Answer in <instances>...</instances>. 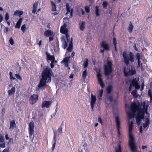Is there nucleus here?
<instances>
[{
    "mask_svg": "<svg viewBox=\"0 0 152 152\" xmlns=\"http://www.w3.org/2000/svg\"><path fill=\"white\" fill-rule=\"evenodd\" d=\"M126 112L128 121L129 135V145L132 152L135 151L136 148L134 142V137L132 134L133 129V125L134 121V117L136 115V121L137 124L139 125L142 120H144L145 112L147 114L145 119V123L143 124V127L145 128L149 124V117L150 115L147 111L148 105L146 104L145 102H142L141 105L135 102L131 104L130 107H127L126 104Z\"/></svg>",
    "mask_w": 152,
    "mask_h": 152,
    "instance_id": "obj_1",
    "label": "nucleus"
},
{
    "mask_svg": "<svg viewBox=\"0 0 152 152\" xmlns=\"http://www.w3.org/2000/svg\"><path fill=\"white\" fill-rule=\"evenodd\" d=\"M53 74L52 70L49 67L43 69L42 73V78L38 85L39 88L45 87L47 83H50L51 81V77Z\"/></svg>",
    "mask_w": 152,
    "mask_h": 152,
    "instance_id": "obj_2",
    "label": "nucleus"
},
{
    "mask_svg": "<svg viewBox=\"0 0 152 152\" xmlns=\"http://www.w3.org/2000/svg\"><path fill=\"white\" fill-rule=\"evenodd\" d=\"M66 26V25L64 24V26H61L60 29L61 32L66 35L67 39V42H66L64 38H62L61 41L63 43L62 46L64 49H65L66 47L69 45L67 50L68 51L70 52L72 51L73 48L72 40V38L71 39L69 38V35L68 34V30Z\"/></svg>",
    "mask_w": 152,
    "mask_h": 152,
    "instance_id": "obj_3",
    "label": "nucleus"
},
{
    "mask_svg": "<svg viewBox=\"0 0 152 152\" xmlns=\"http://www.w3.org/2000/svg\"><path fill=\"white\" fill-rule=\"evenodd\" d=\"M113 90V87L111 85H108L106 88L107 92V96L105 98V102L107 104H110L111 103H114L115 105L117 104L116 100H113V97L109 94L111 93Z\"/></svg>",
    "mask_w": 152,
    "mask_h": 152,
    "instance_id": "obj_4",
    "label": "nucleus"
},
{
    "mask_svg": "<svg viewBox=\"0 0 152 152\" xmlns=\"http://www.w3.org/2000/svg\"><path fill=\"white\" fill-rule=\"evenodd\" d=\"M123 57L124 62L125 64L127 65V67H128L129 61L132 63L134 61V55L131 52H130L129 55H128L126 52H124L123 53Z\"/></svg>",
    "mask_w": 152,
    "mask_h": 152,
    "instance_id": "obj_5",
    "label": "nucleus"
},
{
    "mask_svg": "<svg viewBox=\"0 0 152 152\" xmlns=\"http://www.w3.org/2000/svg\"><path fill=\"white\" fill-rule=\"evenodd\" d=\"M62 129L61 127V125L59 127L57 131H55L54 132V137L52 142V151H53L55 148L56 142V136H57L60 134H62Z\"/></svg>",
    "mask_w": 152,
    "mask_h": 152,
    "instance_id": "obj_6",
    "label": "nucleus"
},
{
    "mask_svg": "<svg viewBox=\"0 0 152 152\" xmlns=\"http://www.w3.org/2000/svg\"><path fill=\"white\" fill-rule=\"evenodd\" d=\"M112 63L111 61H109L107 62V64L104 66V70L105 75L107 76L112 72Z\"/></svg>",
    "mask_w": 152,
    "mask_h": 152,
    "instance_id": "obj_7",
    "label": "nucleus"
},
{
    "mask_svg": "<svg viewBox=\"0 0 152 152\" xmlns=\"http://www.w3.org/2000/svg\"><path fill=\"white\" fill-rule=\"evenodd\" d=\"M124 72L125 76H127L129 75H132L136 73V71L134 67L131 66V69H127L126 67L124 68Z\"/></svg>",
    "mask_w": 152,
    "mask_h": 152,
    "instance_id": "obj_8",
    "label": "nucleus"
},
{
    "mask_svg": "<svg viewBox=\"0 0 152 152\" xmlns=\"http://www.w3.org/2000/svg\"><path fill=\"white\" fill-rule=\"evenodd\" d=\"M134 88L136 89H138L140 88V86L139 85L136 79L133 80L132 81L131 83L130 84L129 88V91H131Z\"/></svg>",
    "mask_w": 152,
    "mask_h": 152,
    "instance_id": "obj_9",
    "label": "nucleus"
},
{
    "mask_svg": "<svg viewBox=\"0 0 152 152\" xmlns=\"http://www.w3.org/2000/svg\"><path fill=\"white\" fill-rule=\"evenodd\" d=\"M115 121L116 123V127L117 129L118 137L119 140H120L121 138V134L120 132V129H121L120 123L118 117H116Z\"/></svg>",
    "mask_w": 152,
    "mask_h": 152,
    "instance_id": "obj_10",
    "label": "nucleus"
},
{
    "mask_svg": "<svg viewBox=\"0 0 152 152\" xmlns=\"http://www.w3.org/2000/svg\"><path fill=\"white\" fill-rule=\"evenodd\" d=\"M34 123L33 121H31L29 125L28 132L30 137L34 134Z\"/></svg>",
    "mask_w": 152,
    "mask_h": 152,
    "instance_id": "obj_11",
    "label": "nucleus"
},
{
    "mask_svg": "<svg viewBox=\"0 0 152 152\" xmlns=\"http://www.w3.org/2000/svg\"><path fill=\"white\" fill-rule=\"evenodd\" d=\"M100 70L97 71V77L98 78L99 82L102 88H103L104 87V84L103 82V80L101 78L102 75L100 73Z\"/></svg>",
    "mask_w": 152,
    "mask_h": 152,
    "instance_id": "obj_12",
    "label": "nucleus"
},
{
    "mask_svg": "<svg viewBox=\"0 0 152 152\" xmlns=\"http://www.w3.org/2000/svg\"><path fill=\"white\" fill-rule=\"evenodd\" d=\"M66 8L67 10L66 15H68V14H70V15H69V18H71L72 16L73 9L71 8L68 3H67L66 5Z\"/></svg>",
    "mask_w": 152,
    "mask_h": 152,
    "instance_id": "obj_13",
    "label": "nucleus"
},
{
    "mask_svg": "<svg viewBox=\"0 0 152 152\" xmlns=\"http://www.w3.org/2000/svg\"><path fill=\"white\" fill-rule=\"evenodd\" d=\"M38 99V96L37 94H33L31 95L30 100L31 101V103L33 104L35 103L37 101Z\"/></svg>",
    "mask_w": 152,
    "mask_h": 152,
    "instance_id": "obj_14",
    "label": "nucleus"
},
{
    "mask_svg": "<svg viewBox=\"0 0 152 152\" xmlns=\"http://www.w3.org/2000/svg\"><path fill=\"white\" fill-rule=\"evenodd\" d=\"M96 97L95 95H94L93 94H91V104L92 109L93 111L94 108V107L95 104L96 103Z\"/></svg>",
    "mask_w": 152,
    "mask_h": 152,
    "instance_id": "obj_15",
    "label": "nucleus"
},
{
    "mask_svg": "<svg viewBox=\"0 0 152 152\" xmlns=\"http://www.w3.org/2000/svg\"><path fill=\"white\" fill-rule=\"evenodd\" d=\"M46 55L47 56V60L48 62H49V61H55V58L53 56H51L50 54L46 52Z\"/></svg>",
    "mask_w": 152,
    "mask_h": 152,
    "instance_id": "obj_16",
    "label": "nucleus"
},
{
    "mask_svg": "<svg viewBox=\"0 0 152 152\" xmlns=\"http://www.w3.org/2000/svg\"><path fill=\"white\" fill-rule=\"evenodd\" d=\"M135 57L138 61L137 67H139L141 66V69L143 70V67H142V63H141L140 61V54L138 53H137Z\"/></svg>",
    "mask_w": 152,
    "mask_h": 152,
    "instance_id": "obj_17",
    "label": "nucleus"
},
{
    "mask_svg": "<svg viewBox=\"0 0 152 152\" xmlns=\"http://www.w3.org/2000/svg\"><path fill=\"white\" fill-rule=\"evenodd\" d=\"M51 104V102L50 101H45L42 102V108H48Z\"/></svg>",
    "mask_w": 152,
    "mask_h": 152,
    "instance_id": "obj_18",
    "label": "nucleus"
},
{
    "mask_svg": "<svg viewBox=\"0 0 152 152\" xmlns=\"http://www.w3.org/2000/svg\"><path fill=\"white\" fill-rule=\"evenodd\" d=\"M70 57H67L64 58V59L61 61V63H64L65 64V67H67L68 66V64L69 61L70 59Z\"/></svg>",
    "mask_w": 152,
    "mask_h": 152,
    "instance_id": "obj_19",
    "label": "nucleus"
},
{
    "mask_svg": "<svg viewBox=\"0 0 152 152\" xmlns=\"http://www.w3.org/2000/svg\"><path fill=\"white\" fill-rule=\"evenodd\" d=\"M102 47L105 50H108L109 49V45L107 43L104 41H103L101 43Z\"/></svg>",
    "mask_w": 152,
    "mask_h": 152,
    "instance_id": "obj_20",
    "label": "nucleus"
},
{
    "mask_svg": "<svg viewBox=\"0 0 152 152\" xmlns=\"http://www.w3.org/2000/svg\"><path fill=\"white\" fill-rule=\"evenodd\" d=\"M23 18H20L17 21L15 26V28H20L21 23L23 22Z\"/></svg>",
    "mask_w": 152,
    "mask_h": 152,
    "instance_id": "obj_21",
    "label": "nucleus"
},
{
    "mask_svg": "<svg viewBox=\"0 0 152 152\" xmlns=\"http://www.w3.org/2000/svg\"><path fill=\"white\" fill-rule=\"evenodd\" d=\"M44 34L46 37H48L50 36H53V32L52 31L50 30L46 31L44 33Z\"/></svg>",
    "mask_w": 152,
    "mask_h": 152,
    "instance_id": "obj_22",
    "label": "nucleus"
},
{
    "mask_svg": "<svg viewBox=\"0 0 152 152\" xmlns=\"http://www.w3.org/2000/svg\"><path fill=\"white\" fill-rule=\"evenodd\" d=\"M85 24L86 22L84 21H82L81 23H79V27L81 31H83L84 30Z\"/></svg>",
    "mask_w": 152,
    "mask_h": 152,
    "instance_id": "obj_23",
    "label": "nucleus"
},
{
    "mask_svg": "<svg viewBox=\"0 0 152 152\" xmlns=\"http://www.w3.org/2000/svg\"><path fill=\"white\" fill-rule=\"evenodd\" d=\"M38 5V2L35 3L33 5L32 13H34L36 12Z\"/></svg>",
    "mask_w": 152,
    "mask_h": 152,
    "instance_id": "obj_24",
    "label": "nucleus"
},
{
    "mask_svg": "<svg viewBox=\"0 0 152 152\" xmlns=\"http://www.w3.org/2000/svg\"><path fill=\"white\" fill-rule=\"evenodd\" d=\"M103 89L100 90L98 93V97L99 100L102 99V97L103 94Z\"/></svg>",
    "mask_w": 152,
    "mask_h": 152,
    "instance_id": "obj_25",
    "label": "nucleus"
},
{
    "mask_svg": "<svg viewBox=\"0 0 152 152\" xmlns=\"http://www.w3.org/2000/svg\"><path fill=\"white\" fill-rule=\"evenodd\" d=\"M15 92V87H13L10 90L8 91V92L10 95H11L13 94Z\"/></svg>",
    "mask_w": 152,
    "mask_h": 152,
    "instance_id": "obj_26",
    "label": "nucleus"
},
{
    "mask_svg": "<svg viewBox=\"0 0 152 152\" xmlns=\"http://www.w3.org/2000/svg\"><path fill=\"white\" fill-rule=\"evenodd\" d=\"M16 126L15 121L14 120H12L10 122V129H13Z\"/></svg>",
    "mask_w": 152,
    "mask_h": 152,
    "instance_id": "obj_27",
    "label": "nucleus"
},
{
    "mask_svg": "<svg viewBox=\"0 0 152 152\" xmlns=\"http://www.w3.org/2000/svg\"><path fill=\"white\" fill-rule=\"evenodd\" d=\"M51 4L52 7V10L53 11H56V5L54 2L53 1H51Z\"/></svg>",
    "mask_w": 152,
    "mask_h": 152,
    "instance_id": "obj_28",
    "label": "nucleus"
},
{
    "mask_svg": "<svg viewBox=\"0 0 152 152\" xmlns=\"http://www.w3.org/2000/svg\"><path fill=\"white\" fill-rule=\"evenodd\" d=\"M23 12L22 11H16L14 13V15H18L20 17L23 14Z\"/></svg>",
    "mask_w": 152,
    "mask_h": 152,
    "instance_id": "obj_29",
    "label": "nucleus"
},
{
    "mask_svg": "<svg viewBox=\"0 0 152 152\" xmlns=\"http://www.w3.org/2000/svg\"><path fill=\"white\" fill-rule=\"evenodd\" d=\"M133 28V26L132 24L130 22L128 28V30L130 33H131L132 32Z\"/></svg>",
    "mask_w": 152,
    "mask_h": 152,
    "instance_id": "obj_30",
    "label": "nucleus"
},
{
    "mask_svg": "<svg viewBox=\"0 0 152 152\" xmlns=\"http://www.w3.org/2000/svg\"><path fill=\"white\" fill-rule=\"evenodd\" d=\"M121 141H120L119 143L118 144V147L115 149L116 152H121V147L120 145Z\"/></svg>",
    "mask_w": 152,
    "mask_h": 152,
    "instance_id": "obj_31",
    "label": "nucleus"
},
{
    "mask_svg": "<svg viewBox=\"0 0 152 152\" xmlns=\"http://www.w3.org/2000/svg\"><path fill=\"white\" fill-rule=\"evenodd\" d=\"M108 5L107 2L106 1H104L102 4L103 8L105 9H107Z\"/></svg>",
    "mask_w": 152,
    "mask_h": 152,
    "instance_id": "obj_32",
    "label": "nucleus"
},
{
    "mask_svg": "<svg viewBox=\"0 0 152 152\" xmlns=\"http://www.w3.org/2000/svg\"><path fill=\"white\" fill-rule=\"evenodd\" d=\"M88 60L87 58H86L84 61L83 66L85 68L88 65Z\"/></svg>",
    "mask_w": 152,
    "mask_h": 152,
    "instance_id": "obj_33",
    "label": "nucleus"
},
{
    "mask_svg": "<svg viewBox=\"0 0 152 152\" xmlns=\"http://www.w3.org/2000/svg\"><path fill=\"white\" fill-rule=\"evenodd\" d=\"M148 95L150 98L151 102H152V93L151 90H148Z\"/></svg>",
    "mask_w": 152,
    "mask_h": 152,
    "instance_id": "obj_34",
    "label": "nucleus"
},
{
    "mask_svg": "<svg viewBox=\"0 0 152 152\" xmlns=\"http://www.w3.org/2000/svg\"><path fill=\"white\" fill-rule=\"evenodd\" d=\"M87 75V70H86L84 71L82 75V77L83 79H85Z\"/></svg>",
    "mask_w": 152,
    "mask_h": 152,
    "instance_id": "obj_35",
    "label": "nucleus"
},
{
    "mask_svg": "<svg viewBox=\"0 0 152 152\" xmlns=\"http://www.w3.org/2000/svg\"><path fill=\"white\" fill-rule=\"evenodd\" d=\"M26 24H24L21 27V30L22 31L23 33H24L25 32V30L26 29Z\"/></svg>",
    "mask_w": 152,
    "mask_h": 152,
    "instance_id": "obj_36",
    "label": "nucleus"
},
{
    "mask_svg": "<svg viewBox=\"0 0 152 152\" xmlns=\"http://www.w3.org/2000/svg\"><path fill=\"white\" fill-rule=\"evenodd\" d=\"M113 44L114 46V47L115 48V50L116 51L117 49H116V45H117V41L116 39L115 38H113Z\"/></svg>",
    "mask_w": 152,
    "mask_h": 152,
    "instance_id": "obj_37",
    "label": "nucleus"
},
{
    "mask_svg": "<svg viewBox=\"0 0 152 152\" xmlns=\"http://www.w3.org/2000/svg\"><path fill=\"white\" fill-rule=\"evenodd\" d=\"M95 8H96L95 14H96V16H98L99 15V9L98 7V6H96V7Z\"/></svg>",
    "mask_w": 152,
    "mask_h": 152,
    "instance_id": "obj_38",
    "label": "nucleus"
},
{
    "mask_svg": "<svg viewBox=\"0 0 152 152\" xmlns=\"http://www.w3.org/2000/svg\"><path fill=\"white\" fill-rule=\"evenodd\" d=\"M15 76L17 79L20 80L21 81L22 80V77H21V76L19 74H15Z\"/></svg>",
    "mask_w": 152,
    "mask_h": 152,
    "instance_id": "obj_39",
    "label": "nucleus"
},
{
    "mask_svg": "<svg viewBox=\"0 0 152 152\" xmlns=\"http://www.w3.org/2000/svg\"><path fill=\"white\" fill-rule=\"evenodd\" d=\"M85 11L87 13H88L90 12V8L88 6H86L85 7Z\"/></svg>",
    "mask_w": 152,
    "mask_h": 152,
    "instance_id": "obj_40",
    "label": "nucleus"
},
{
    "mask_svg": "<svg viewBox=\"0 0 152 152\" xmlns=\"http://www.w3.org/2000/svg\"><path fill=\"white\" fill-rule=\"evenodd\" d=\"M9 18V15L8 13L7 12L5 14V19L6 21H8Z\"/></svg>",
    "mask_w": 152,
    "mask_h": 152,
    "instance_id": "obj_41",
    "label": "nucleus"
},
{
    "mask_svg": "<svg viewBox=\"0 0 152 152\" xmlns=\"http://www.w3.org/2000/svg\"><path fill=\"white\" fill-rule=\"evenodd\" d=\"M9 42L11 45H13L14 43V41L12 37H11L9 40Z\"/></svg>",
    "mask_w": 152,
    "mask_h": 152,
    "instance_id": "obj_42",
    "label": "nucleus"
},
{
    "mask_svg": "<svg viewBox=\"0 0 152 152\" xmlns=\"http://www.w3.org/2000/svg\"><path fill=\"white\" fill-rule=\"evenodd\" d=\"M9 75L10 76V79L11 80H15V78L13 77L12 75V73L11 72H10Z\"/></svg>",
    "mask_w": 152,
    "mask_h": 152,
    "instance_id": "obj_43",
    "label": "nucleus"
},
{
    "mask_svg": "<svg viewBox=\"0 0 152 152\" xmlns=\"http://www.w3.org/2000/svg\"><path fill=\"white\" fill-rule=\"evenodd\" d=\"M137 93V91L135 90H133L132 92V94L134 96H136V94Z\"/></svg>",
    "mask_w": 152,
    "mask_h": 152,
    "instance_id": "obj_44",
    "label": "nucleus"
},
{
    "mask_svg": "<svg viewBox=\"0 0 152 152\" xmlns=\"http://www.w3.org/2000/svg\"><path fill=\"white\" fill-rule=\"evenodd\" d=\"M56 61H51V62L50 65V66L52 69L53 68V67H54V65L53 64V63L54 62H56Z\"/></svg>",
    "mask_w": 152,
    "mask_h": 152,
    "instance_id": "obj_45",
    "label": "nucleus"
},
{
    "mask_svg": "<svg viewBox=\"0 0 152 152\" xmlns=\"http://www.w3.org/2000/svg\"><path fill=\"white\" fill-rule=\"evenodd\" d=\"M5 147V143H3L2 144H0V147L3 148H4Z\"/></svg>",
    "mask_w": 152,
    "mask_h": 152,
    "instance_id": "obj_46",
    "label": "nucleus"
},
{
    "mask_svg": "<svg viewBox=\"0 0 152 152\" xmlns=\"http://www.w3.org/2000/svg\"><path fill=\"white\" fill-rule=\"evenodd\" d=\"M9 31V28L8 27H5L4 30V32L5 33Z\"/></svg>",
    "mask_w": 152,
    "mask_h": 152,
    "instance_id": "obj_47",
    "label": "nucleus"
},
{
    "mask_svg": "<svg viewBox=\"0 0 152 152\" xmlns=\"http://www.w3.org/2000/svg\"><path fill=\"white\" fill-rule=\"evenodd\" d=\"M142 126H140V127L139 129H140V132L141 133H142Z\"/></svg>",
    "mask_w": 152,
    "mask_h": 152,
    "instance_id": "obj_48",
    "label": "nucleus"
},
{
    "mask_svg": "<svg viewBox=\"0 0 152 152\" xmlns=\"http://www.w3.org/2000/svg\"><path fill=\"white\" fill-rule=\"evenodd\" d=\"M98 121L101 124H102V121L101 120V118L100 117H99L98 118Z\"/></svg>",
    "mask_w": 152,
    "mask_h": 152,
    "instance_id": "obj_49",
    "label": "nucleus"
},
{
    "mask_svg": "<svg viewBox=\"0 0 152 152\" xmlns=\"http://www.w3.org/2000/svg\"><path fill=\"white\" fill-rule=\"evenodd\" d=\"M134 49H135V50L136 51H138V48L136 47V45L135 44H134Z\"/></svg>",
    "mask_w": 152,
    "mask_h": 152,
    "instance_id": "obj_50",
    "label": "nucleus"
},
{
    "mask_svg": "<svg viewBox=\"0 0 152 152\" xmlns=\"http://www.w3.org/2000/svg\"><path fill=\"white\" fill-rule=\"evenodd\" d=\"M42 40H40L39 41L38 44L39 45V46H40L42 45Z\"/></svg>",
    "mask_w": 152,
    "mask_h": 152,
    "instance_id": "obj_51",
    "label": "nucleus"
},
{
    "mask_svg": "<svg viewBox=\"0 0 152 152\" xmlns=\"http://www.w3.org/2000/svg\"><path fill=\"white\" fill-rule=\"evenodd\" d=\"M2 152H9L8 150L7 149H4Z\"/></svg>",
    "mask_w": 152,
    "mask_h": 152,
    "instance_id": "obj_52",
    "label": "nucleus"
},
{
    "mask_svg": "<svg viewBox=\"0 0 152 152\" xmlns=\"http://www.w3.org/2000/svg\"><path fill=\"white\" fill-rule=\"evenodd\" d=\"M79 152H83V150L82 148H80L78 149Z\"/></svg>",
    "mask_w": 152,
    "mask_h": 152,
    "instance_id": "obj_53",
    "label": "nucleus"
},
{
    "mask_svg": "<svg viewBox=\"0 0 152 152\" xmlns=\"http://www.w3.org/2000/svg\"><path fill=\"white\" fill-rule=\"evenodd\" d=\"M49 39L50 41H51L53 40V37H50L49 38Z\"/></svg>",
    "mask_w": 152,
    "mask_h": 152,
    "instance_id": "obj_54",
    "label": "nucleus"
},
{
    "mask_svg": "<svg viewBox=\"0 0 152 152\" xmlns=\"http://www.w3.org/2000/svg\"><path fill=\"white\" fill-rule=\"evenodd\" d=\"M147 148V146L146 145L145 146H142V148L143 149H144L145 148Z\"/></svg>",
    "mask_w": 152,
    "mask_h": 152,
    "instance_id": "obj_55",
    "label": "nucleus"
},
{
    "mask_svg": "<svg viewBox=\"0 0 152 152\" xmlns=\"http://www.w3.org/2000/svg\"><path fill=\"white\" fill-rule=\"evenodd\" d=\"M5 138L6 140H8L9 139V137L8 136V134H7L5 135Z\"/></svg>",
    "mask_w": 152,
    "mask_h": 152,
    "instance_id": "obj_56",
    "label": "nucleus"
},
{
    "mask_svg": "<svg viewBox=\"0 0 152 152\" xmlns=\"http://www.w3.org/2000/svg\"><path fill=\"white\" fill-rule=\"evenodd\" d=\"M73 77V75L72 74H71L69 76V78H72Z\"/></svg>",
    "mask_w": 152,
    "mask_h": 152,
    "instance_id": "obj_57",
    "label": "nucleus"
},
{
    "mask_svg": "<svg viewBox=\"0 0 152 152\" xmlns=\"http://www.w3.org/2000/svg\"><path fill=\"white\" fill-rule=\"evenodd\" d=\"M81 11L82 12V14L83 15H84L85 14V12H84V11L83 10V9H81Z\"/></svg>",
    "mask_w": 152,
    "mask_h": 152,
    "instance_id": "obj_58",
    "label": "nucleus"
},
{
    "mask_svg": "<svg viewBox=\"0 0 152 152\" xmlns=\"http://www.w3.org/2000/svg\"><path fill=\"white\" fill-rule=\"evenodd\" d=\"M75 53L74 52H73L72 54H71V56L72 57H73L74 55H75Z\"/></svg>",
    "mask_w": 152,
    "mask_h": 152,
    "instance_id": "obj_59",
    "label": "nucleus"
},
{
    "mask_svg": "<svg viewBox=\"0 0 152 152\" xmlns=\"http://www.w3.org/2000/svg\"><path fill=\"white\" fill-rule=\"evenodd\" d=\"M7 23L8 25L9 26H10V22L7 21Z\"/></svg>",
    "mask_w": 152,
    "mask_h": 152,
    "instance_id": "obj_60",
    "label": "nucleus"
},
{
    "mask_svg": "<svg viewBox=\"0 0 152 152\" xmlns=\"http://www.w3.org/2000/svg\"><path fill=\"white\" fill-rule=\"evenodd\" d=\"M69 18H64V20H68Z\"/></svg>",
    "mask_w": 152,
    "mask_h": 152,
    "instance_id": "obj_61",
    "label": "nucleus"
},
{
    "mask_svg": "<svg viewBox=\"0 0 152 152\" xmlns=\"http://www.w3.org/2000/svg\"><path fill=\"white\" fill-rule=\"evenodd\" d=\"M104 50H101L100 51V52L101 53H104Z\"/></svg>",
    "mask_w": 152,
    "mask_h": 152,
    "instance_id": "obj_62",
    "label": "nucleus"
},
{
    "mask_svg": "<svg viewBox=\"0 0 152 152\" xmlns=\"http://www.w3.org/2000/svg\"><path fill=\"white\" fill-rule=\"evenodd\" d=\"M54 15H56L58 14L56 12H55L53 14Z\"/></svg>",
    "mask_w": 152,
    "mask_h": 152,
    "instance_id": "obj_63",
    "label": "nucleus"
},
{
    "mask_svg": "<svg viewBox=\"0 0 152 152\" xmlns=\"http://www.w3.org/2000/svg\"><path fill=\"white\" fill-rule=\"evenodd\" d=\"M150 87L151 88L152 87V81L150 83Z\"/></svg>",
    "mask_w": 152,
    "mask_h": 152,
    "instance_id": "obj_64",
    "label": "nucleus"
}]
</instances>
